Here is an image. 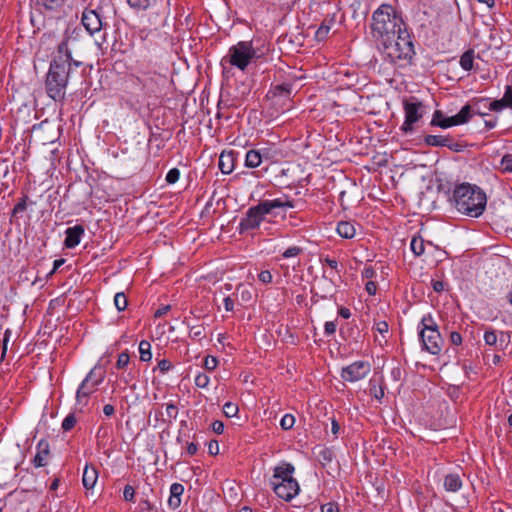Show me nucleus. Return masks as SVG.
<instances>
[{
    "label": "nucleus",
    "mask_w": 512,
    "mask_h": 512,
    "mask_svg": "<svg viewBox=\"0 0 512 512\" xmlns=\"http://www.w3.org/2000/svg\"><path fill=\"white\" fill-rule=\"evenodd\" d=\"M454 207L463 215L478 218L486 208V193L477 185L457 184L450 199Z\"/></svg>",
    "instance_id": "f257e3e1"
},
{
    "label": "nucleus",
    "mask_w": 512,
    "mask_h": 512,
    "mask_svg": "<svg viewBox=\"0 0 512 512\" xmlns=\"http://www.w3.org/2000/svg\"><path fill=\"white\" fill-rule=\"evenodd\" d=\"M370 28L373 39L380 44L405 29L406 24L392 5L382 4L373 12Z\"/></svg>",
    "instance_id": "f03ea898"
},
{
    "label": "nucleus",
    "mask_w": 512,
    "mask_h": 512,
    "mask_svg": "<svg viewBox=\"0 0 512 512\" xmlns=\"http://www.w3.org/2000/svg\"><path fill=\"white\" fill-rule=\"evenodd\" d=\"M380 45L385 57L400 67L410 64L415 55L414 44L407 27L388 41L381 42Z\"/></svg>",
    "instance_id": "7ed1b4c3"
},
{
    "label": "nucleus",
    "mask_w": 512,
    "mask_h": 512,
    "mask_svg": "<svg viewBox=\"0 0 512 512\" xmlns=\"http://www.w3.org/2000/svg\"><path fill=\"white\" fill-rule=\"evenodd\" d=\"M71 71V64L66 57H54L50 63L45 80V88L48 96L55 101L65 98L66 87Z\"/></svg>",
    "instance_id": "20e7f679"
},
{
    "label": "nucleus",
    "mask_w": 512,
    "mask_h": 512,
    "mask_svg": "<svg viewBox=\"0 0 512 512\" xmlns=\"http://www.w3.org/2000/svg\"><path fill=\"white\" fill-rule=\"evenodd\" d=\"M295 467L282 461L273 468L270 486L274 493L284 501H291L300 491L298 481L294 478Z\"/></svg>",
    "instance_id": "39448f33"
},
{
    "label": "nucleus",
    "mask_w": 512,
    "mask_h": 512,
    "mask_svg": "<svg viewBox=\"0 0 512 512\" xmlns=\"http://www.w3.org/2000/svg\"><path fill=\"white\" fill-rule=\"evenodd\" d=\"M259 58L251 41H240L229 48L228 54L222 61H228L232 66L244 71L252 60Z\"/></svg>",
    "instance_id": "423d86ee"
},
{
    "label": "nucleus",
    "mask_w": 512,
    "mask_h": 512,
    "mask_svg": "<svg viewBox=\"0 0 512 512\" xmlns=\"http://www.w3.org/2000/svg\"><path fill=\"white\" fill-rule=\"evenodd\" d=\"M130 77L134 84L141 86L143 94L147 97L158 94L166 83V76L154 70H139Z\"/></svg>",
    "instance_id": "0eeeda50"
},
{
    "label": "nucleus",
    "mask_w": 512,
    "mask_h": 512,
    "mask_svg": "<svg viewBox=\"0 0 512 512\" xmlns=\"http://www.w3.org/2000/svg\"><path fill=\"white\" fill-rule=\"evenodd\" d=\"M402 104L405 118L400 130L404 134H411L415 130L414 124L422 119L425 114V105L414 96L404 98Z\"/></svg>",
    "instance_id": "6e6552de"
},
{
    "label": "nucleus",
    "mask_w": 512,
    "mask_h": 512,
    "mask_svg": "<svg viewBox=\"0 0 512 512\" xmlns=\"http://www.w3.org/2000/svg\"><path fill=\"white\" fill-rule=\"evenodd\" d=\"M266 215L267 213L263 211L260 202L257 205L250 207L240 220L238 227L239 233L243 234L259 228Z\"/></svg>",
    "instance_id": "1a4fd4ad"
},
{
    "label": "nucleus",
    "mask_w": 512,
    "mask_h": 512,
    "mask_svg": "<svg viewBox=\"0 0 512 512\" xmlns=\"http://www.w3.org/2000/svg\"><path fill=\"white\" fill-rule=\"evenodd\" d=\"M419 338L424 350L432 355L441 352L444 340L438 329H430V331H419Z\"/></svg>",
    "instance_id": "9d476101"
},
{
    "label": "nucleus",
    "mask_w": 512,
    "mask_h": 512,
    "mask_svg": "<svg viewBox=\"0 0 512 512\" xmlns=\"http://www.w3.org/2000/svg\"><path fill=\"white\" fill-rule=\"evenodd\" d=\"M371 366L367 361H356L341 371V377L348 382H356L365 378L370 372Z\"/></svg>",
    "instance_id": "9b49d317"
},
{
    "label": "nucleus",
    "mask_w": 512,
    "mask_h": 512,
    "mask_svg": "<svg viewBox=\"0 0 512 512\" xmlns=\"http://www.w3.org/2000/svg\"><path fill=\"white\" fill-rule=\"evenodd\" d=\"M51 457L50 445L46 439H41L36 445V454L32 459L35 468L45 467Z\"/></svg>",
    "instance_id": "f8f14e48"
},
{
    "label": "nucleus",
    "mask_w": 512,
    "mask_h": 512,
    "mask_svg": "<svg viewBox=\"0 0 512 512\" xmlns=\"http://www.w3.org/2000/svg\"><path fill=\"white\" fill-rule=\"evenodd\" d=\"M83 26L90 34L99 32L102 28V20L99 13L95 10H85L81 18Z\"/></svg>",
    "instance_id": "ddd939ff"
},
{
    "label": "nucleus",
    "mask_w": 512,
    "mask_h": 512,
    "mask_svg": "<svg viewBox=\"0 0 512 512\" xmlns=\"http://www.w3.org/2000/svg\"><path fill=\"white\" fill-rule=\"evenodd\" d=\"M84 232L85 229L83 225L78 224L73 227H68L65 231L66 238L64 240V246L68 249L75 248L80 243Z\"/></svg>",
    "instance_id": "4468645a"
},
{
    "label": "nucleus",
    "mask_w": 512,
    "mask_h": 512,
    "mask_svg": "<svg viewBox=\"0 0 512 512\" xmlns=\"http://www.w3.org/2000/svg\"><path fill=\"white\" fill-rule=\"evenodd\" d=\"M260 204L262 205L263 211H265L267 214H270L276 208H294V201L291 200L288 196H283L272 200H263L260 202Z\"/></svg>",
    "instance_id": "2eb2a0df"
},
{
    "label": "nucleus",
    "mask_w": 512,
    "mask_h": 512,
    "mask_svg": "<svg viewBox=\"0 0 512 512\" xmlns=\"http://www.w3.org/2000/svg\"><path fill=\"white\" fill-rule=\"evenodd\" d=\"M235 166V152H222L219 157V169L223 174H230Z\"/></svg>",
    "instance_id": "dca6fc26"
},
{
    "label": "nucleus",
    "mask_w": 512,
    "mask_h": 512,
    "mask_svg": "<svg viewBox=\"0 0 512 512\" xmlns=\"http://www.w3.org/2000/svg\"><path fill=\"white\" fill-rule=\"evenodd\" d=\"M469 120H470V107L463 106L457 114L447 117L448 122L445 123L444 125H447V128H449V127L465 124V123L469 122Z\"/></svg>",
    "instance_id": "f3484780"
},
{
    "label": "nucleus",
    "mask_w": 512,
    "mask_h": 512,
    "mask_svg": "<svg viewBox=\"0 0 512 512\" xmlns=\"http://www.w3.org/2000/svg\"><path fill=\"white\" fill-rule=\"evenodd\" d=\"M465 106L470 107V118L474 114L480 115V116L488 115V111H489L488 98L474 99L470 103L466 104Z\"/></svg>",
    "instance_id": "a211bd4d"
},
{
    "label": "nucleus",
    "mask_w": 512,
    "mask_h": 512,
    "mask_svg": "<svg viewBox=\"0 0 512 512\" xmlns=\"http://www.w3.org/2000/svg\"><path fill=\"white\" fill-rule=\"evenodd\" d=\"M463 486V481L458 473H449L444 478V488L448 492H458Z\"/></svg>",
    "instance_id": "6ab92c4d"
},
{
    "label": "nucleus",
    "mask_w": 512,
    "mask_h": 512,
    "mask_svg": "<svg viewBox=\"0 0 512 512\" xmlns=\"http://www.w3.org/2000/svg\"><path fill=\"white\" fill-rule=\"evenodd\" d=\"M98 480V471L92 465H86L83 471L82 483L86 489H92Z\"/></svg>",
    "instance_id": "aec40b11"
},
{
    "label": "nucleus",
    "mask_w": 512,
    "mask_h": 512,
    "mask_svg": "<svg viewBox=\"0 0 512 512\" xmlns=\"http://www.w3.org/2000/svg\"><path fill=\"white\" fill-rule=\"evenodd\" d=\"M434 248L431 242L425 243L421 236H414L410 243V248L415 256H421L424 254L426 247Z\"/></svg>",
    "instance_id": "412c9836"
},
{
    "label": "nucleus",
    "mask_w": 512,
    "mask_h": 512,
    "mask_svg": "<svg viewBox=\"0 0 512 512\" xmlns=\"http://www.w3.org/2000/svg\"><path fill=\"white\" fill-rule=\"evenodd\" d=\"M337 233L344 239H351L355 236L356 229L353 223L349 221H340L337 224Z\"/></svg>",
    "instance_id": "4be33fe9"
},
{
    "label": "nucleus",
    "mask_w": 512,
    "mask_h": 512,
    "mask_svg": "<svg viewBox=\"0 0 512 512\" xmlns=\"http://www.w3.org/2000/svg\"><path fill=\"white\" fill-rule=\"evenodd\" d=\"M263 163L260 152L256 149L249 150L245 157V166L248 168H257Z\"/></svg>",
    "instance_id": "5701e85b"
},
{
    "label": "nucleus",
    "mask_w": 512,
    "mask_h": 512,
    "mask_svg": "<svg viewBox=\"0 0 512 512\" xmlns=\"http://www.w3.org/2000/svg\"><path fill=\"white\" fill-rule=\"evenodd\" d=\"M450 136L443 135H426L424 138V142L428 146L432 147H446L449 142Z\"/></svg>",
    "instance_id": "b1692460"
},
{
    "label": "nucleus",
    "mask_w": 512,
    "mask_h": 512,
    "mask_svg": "<svg viewBox=\"0 0 512 512\" xmlns=\"http://www.w3.org/2000/svg\"><path fill=\"white\" fill-rule=\"evenodd\" d=\"M36 5L45 11H56L61 8L65 0H35Z\"/></svg>",
    "instance_id": "393cba45"
},
{
    "label": "nucleus",
    "mask_w": 512,
    "mask_h": 512,
    "mask_svg": "<svg viewBox=\"0 0 512 512\" xmlns=\"http://www.w3.org/2000/svg\"><path fill=\"white\" fill-rule=\"evenodd\" d=\"M473 62H474V50L469 49L465 51L462 56L460 57V66L465 71H470L473 68Z\"/></svg>",
    "instance_id": "a878e982"
},
{
    "label": "nucleus",
    "mask_w": 512,
    "mask_h": 512,
    "mask_svg": "<svg viewBox=\"0 0 512 512\" xmlns=\"http://www.w3.org/2000/svg\"><path fill=\"white\" fill-rule=\"evenodd\" d=\"M94 372L92 375V386H99L105 378V369L99 363L96 364L89 373Z\"/></svg>",
    "instance_id": "bb28decb"
},
{
    "label": "nucleus",
    "mask_w": 512,
    "mask_h": 512,
    "mask_svg": "<svg viewBox=\"0 0 512 512\" xmlns=\"http://www.w3.org/2000/svg\"><path fill=\"white\" fill-rule=\"evenodd\" d=\"M66 57L67 60H68V63L72 65V62L74 65L76 66H79L80 63L77 62V61H73L72 60V56H71V53L68 49V39L66 40H63L61 43H59L58 45V55L56 57Z\"/></svg>",
    "instance_id": "cd10ccee"
},
{
    "label": "nucleus",
    "mask_w": 512,
    "mask_h": 512,
    "mask_svg": "<svg viewBox=\"0 0 512 512\" xmlns=\"http://www.w3.org/2000/svg\"><path fill=\"white\" fill-rule=\"evenodd\" d=\"M139 354L141 361L148 362L152 359L151 344L148 341L142 340L139 343Z\"/></svg>",
    "instance_id": "c85d7f7f"
},
{
    "label": "nucleus",
    "mask_w": 512,
    "mask_h": 512,
    "mask_svg": "<svg viewBox=\"0 0 512 512\" xmlns=\"http://www.w3.org/2000/svg\"><path fill=\"white\" fill-rule=\"evenodd\" d=\"M158 0H127L129 6L138 10H146L156 5Z\"/></svg>",
    "instance_id": "c756f323"
},
{
    "label": "nucleus",
    "mask_w": 512,
    "mask_h": 512,
    "mask_svg": "<svg viewBox=\"0 0 512 512\" xmlns=\"http://www.w3.org/2000/svg\"><path fill=\"white\" fill-rule=\"evenodd\" d=\"M84 388L85 385H79L76 392V406L80 407V409L87 406L90 398V395H88L87 392H84Z\"/></svg>",
    "instance_id": "7c9ffc66"
},
{
    "label": "nucleus",
    "mask_w": 512,
    "mask_h": 512,
    "mask_svg": "<svg viewBox=\"0 0 512 512\" xmlns=\"http://www.w3.org/2000/svg\"><path fill=\"white\" fill-rule=\"evenodd\" d=\"M447 117L444 116V114L442 113V111L440 110H436L434 113H433V116H432V120L430 122V125L431 126H435V127H440V128H443V129H446L447 128V125H444L445 123H447Z\"/></svg>",
    "instance_id": "2f4dec72"
},
{
    "label": "nucleus",
    "mask_w": 512,
    "mask_h": 512,
    "mask_svg": "<svg viewBox=\"0 0 512 512\" xmlns=\"http://www.w3.org/2000/svg\"><path fill=\"white\" fill-rule=\"evenodd\" d=\"M438 329V325L435 322L431 314L423 316L420 322V331H430V329Z\"/></svg>",
    "instance_id": "473e14b6"
},
{
    "label": "nucleus",
    "mask_w": 512,
    "mask_h": 512,
    "mask_svg": "<svg viewBox=\"0 0 512 512\" xmlns=\"http://www.w3.org/2000/svg\"><path fill=\"white\" fill-rule=\"evenodd\" d=\"M114 305L118 311H123L128 305V300L123 292H118L114 296Z\"/></svg>",
    "instance_id": "72a5a7b5"
},
{
    "label": "nucleus",
    "mask_w": 512,
    "mask_h": 512,
    "mask_svg": "<svg viewBox=\"0 0 512 512\" xmlns=\"http://www.w3.org/2000/svg\"><path fill=\"white\" fill-rule=\"evenodd\" d=\"M271 92L274 96H288L291 93V85L287 83L276 85Z\"/></svg>",
    "instance_id": "f704fd0d"
},
{
    "label": "nucleus",
    "mask_w": 512,
    "mask_h": 512,
    "mask_svg": "<svg viewBox=\"0 0 512 512\" xmlns=\"http://www.w3.org/2000/svg\"><path fill=\"white\" fill-rule=\"evenodd\" d=\"M483 338H484L485 344L488 346H495L498 341L497 333L492 328H489L485 331Z\"/></svg>",
    "instance_id": "c9c22d12"
},
{
    "label": "nucleus",
    "mask_w": 512,
    "mask_h": 512,
    "mask_svg": "<svg viewBox=\"0 0 512 512\" xmlns=\"http://www.w3.org/2000/svg\"><path fill=\"white\" fill-rule=\"evenodd\" d=\"M166 416L167 419H164V422L171 423L173 420H175L178 416V408L173 403H168L166 405Z\"/></svg>",
    "instance_id": "e433bc0d"
},
{
    "label": "nucleus",
    "mask_w": 512,
    "mask_h": 512,
    "mask_svg": "<svg viewBox=\"0 0 512 512\" xmlns=\"http://www.w3.org/2000/svg\"><path fill=\"white\" fill-rule=\"evenodd\" d=\"M333 20H330L329 23L323 22L320 27L317 29L315 36L317 40H324L327 35L329 34V31L331 29L330 23H332Z\"/></svg>",
    "instance_id": "4c0bfd02"
},
{
    "label": "nucleus",
    "mask_w": 512,
    "mask_h": 512,
    "mask_svg": "<svg viewBox=\"0 0 512 512\" xmlns=\"http://www.w3.org/2000/svg\"><path fill=\"white\" fill-rule=\"evenodd\" d=\"M304 249L299 246H291L288 247L283 253L282 258L289 259V258H295L302 254Z\"/></svg>",
    "instance_id": "58836bf2"
},
{
    "label": "nucleus",
    "mask_w": 512,
    "mask_h": 512,
    "mask_svg": "<svg viewBox=\"0 0 512 512\" xmlns=\"http://www.w3.org/2000/svg\"><path fill=\"white\" fill-rule=\"evenodd\" d=\"M239 408L233 402H226L223 406V413L226 417L231 418L238 414Z\"/></svg>",
    "instance_id": "ea45409f"
},
{
    "label": "nucleus",
    "mask_w": 512,
    "mask_h": 512,
    "mask_svg": "<svg viewBox=\"0 0 512 512\" xmlns=\"http://www.w3.org/2000/svg\"><path fill=\"white\" fill-rule=\"evenodd\" d=\"M189 336L190 338L194 340H200L202 337H204V327L202 325H196V326H189Z\"/></svg>",
    "instance_id": "a19ab883"
},
{
    "label": "nucleus",
    "mask_w": 512,
    "mask_h": 512,
    "mask_svg": "<svg viewBox=\"0 0 512 512\" xmlns=\"http://www.w3.org/2000/svg\"><path fill=\"white\" fill-rule=\"evenodd\" d=\"M76 422H77V419H76L75 414L70 413V414H68V415L64 418V420H63V422H62V426H61V427H62L63 431H65V432H66V431H70L71 429H73V428H74V426H75Z\"/></svg>",
    "instance_id": "79ce46f5"
},
{
    "label": "nucleus",
    "mask_w": 512,
    "mask_h": 512,
    "mask_svg": "<svg viewBox=\"0 0 512 512\" xmlns=\"http://www.w3.org/2000/svg\"><path fill=\"white\" fill-rule=\"evenodd\" d=\"M92 373H88L84 380L81 382L80 385H85L84 392H87L88 395H91L97 390V386H92Z\"/></svg>",
    "instance_id": "37998d69"
},
{
    "label": "nucleus",
    "mask_w": 512,
    "mask_h": 512,
    "mask_svg": "<svg viewBox=\"0 0 512 512\" xmlns=\"http://www.w3.org/2000/svg\"><path fill=\"white\" fill-rule=\"evenodd\" d=\"M488 105H489V111L499 112V111H502L504 108H507V105H506L503 97L499 100H493V101H490V99L488 98Z\"/></svg>",
    "instance_id": "c03bdc74"
},
{
    "label": "nucleus",
    "mask_w": 512,
    "mask_h": 512,
    "mask_svg": "<svg viewBox=\"0 0 512 512\" xmlns=\"http://www.w3.org/2000/svg\"><path fill=\"white\" fill-rule=\"evenodd\" d=\"M210 382V378L207 374L199 372L195 377V385L198 388H207Z\"/></svg>",
    "instance_id": "a18cd8bd"
},
{
    "label": "nucleus",
    "mask_w": 512,
    "mask_h": 512,
    "mask_svg": "<svg viewBox=\"0 0 512 512\" xmlns=\"http://www.w3.org/2000/svg\"><path fill=\"white\" fill-rule=\"evenodd\" d=\"M294 423V416L292 414H285L280 421V426L283 430H290L294 426Z\"/></svg>",
    "instance_id": "49530a36"
},
{
    "label": "nucleus",
    "mask_w": 512,
    "mask_h": 512,
    "mask_svg": "<svg viewBox=\"0 0 512 512\" xmlns=\"http://www.w3.org/2000/svg\"><path fill=\"white\" fill-rule=\"evenodd\" d=\"M130 361V356L128 351H123L119 354L117 362H116V368L117 369H123L125 368Z\"/></svg>",
    "instance_id": "de8ad7c7"
},
{
    "label": "nucleus",
    "mask_w": 512,
    "mask_h": 512,
    "mask_svg": "<svg viewBox=\"0 0 512 512\" xmlns=\"http://www.w3.org/2000/svg\"><path fill=\"white\" fill-rule=\"evenodd\" d=\"M500 165L504 172H512V154H505L501 159Z\"/></svg>",
    "instance_id": "09e8293b"
},
{
    "label": "nucleus",
    "mask_w": 512,
    "mask_h": 512,
    "mask_svg": "<svg viewBox=\"0 0 512 512\" xmlns=\"http://www.w3.org/2000/svg\"><path fill=\"white\" fill-rule=\"evenodd\" d=\"M180 178V171L177 168H172L166 174V182L168 184H175Z\"/></svg>",
    "instance_id": "8fccbe9b"
},
{
    "label": "nucleus",
    "mask_w": 512,
    "mask_h": 512,
    "mask_svg": "<svg viewBox=\"0 0 512 512\" xmlns=\"http://www.w3.org/2000/svg\"><path fill=\"white\" fill-rule=\"evenodd\" d=\"M123 498L125 501L133 502L135 499V489L131 485H126L123 490Z\"/></svg>",
    "instance_id": "3c124183"
},
{
    "label": "nucleus",
    "mask_w": 512,
    "mask_h": 512,
    "mask_svg": "<svg viewBox=\"0 0 512 512\" xmlns=\"http://www.w3.org/2000/svg\"><path fill=\"white\" fill-rule=\"evenodd\" d=\"M218 365V360L214 356H207L204 360V367L208 371H213Z\"/></svg>",
    "instance_id": "603ef678"
},
{
    "label": "nucleus",
    "mask_w": 512,
    "mask_h": 512,
    "mask_svg": "<svg viewBox=\"0 0 512 512\" xmlns=\"http://www.w3.org/2000/svg\"><path fill=\"white\" fill-rule=\"evenodd\" d=\"M446 147L454 152H462L466 145L460 142H455L451 137H449V142L448 145H446Z\"/></svg>",
    "instance_id": "864d4df0"
},
{
    "label": "nucleus",
    "mask_w": 512,
    "mask_h": 512,
    "mask_svg": "<svg viewBox=\"0 0 512 512\" xmlns=\"http://www.w3.org/2000/svg\"><path fill=\"white\" fill-rule=\"evenodd\" d=\"M27 200H28V196H23L20 201L14 206V209H13V214H18V213H21L23 212L26 207H27Z\"/></svg>",
    "instance_id": "5fc2aeb1"
},
{
    "label": "nucleus",
    "mask_w": 512,
    "mask_h": 512,
    "mask_svg": "<svg viewBox=\"0 0 512 512\" xmlns=\"http://www.w3.org/2000/svg\"><path fill=\"white\" fill-rule=\"evenodd\" d=\"M272 279L273 277L269 270H263L258 274V280L263 284H270Z\"/></svg>",
    "instance_id": "6e6d98bb"
},
{
    "label": "nucleus",
    "mask_w": 512,
    "mask_h": 512,
    "mask_svg": "<svg viewBox=\"0 0 512 512\" xmlns=\"http://www.w3.org/2000/svg\"><path fill=\"white\" fill-rule=\"evenodd\" d=\"M184 492V486L180 483H173L170 487V495L177 496L181 498V495Z\"/></svg>",
    "instance_id": "4d7b16f0"
},
{
    "label": "nucleus",
    "mask_w": 512,
    "mask_h": 512,
    "mask_svg": "<svg viewBox=\"0 0 512 512\" xmlns=\"http://www.w3.org/2000/svg\"><path fill=\"white\" fill-rule=\"evenodd\" d=\"M503 98L507 105V108H512V86H506Z\"/></svg>",
    "instance_id": "13d9d810"
},
{
    "label": "nucleus",
    "mask_w": 512,
    "mask_h": 512,
    "mask_svg": "<svg viewBox=\"0 0 512 512\" xmlns=\"http://www.w3.org/2000/svg\"><path fill=\"white\" fill-rule=\"evenodd\" d=\"M157 368L160 370L161 373H166L172 368V364L167 359H162L158 362Z\"/></svg>",
    "instance_id": "bf43d9fd"
},
{
    "label": "nucleus",
    "mask_w": 512,
    "mask_h": 512,
    "mask_svg": "<svg viewBox=\"0 0 512 512\" xmlns=\"http://www.w3.org/2000/svg\"><path fill=\"white\" fill-rule=\"evenodd\" d=\"M324 332L327 336H331L336 332V323L334 321H327L324 325Z\"/></svg>",
    "instance_id": "052dcab7"
},
{
    "label": "nucleus",
    "mask_w": 512,
    "mask_h": 512,
    "mask_svg": "<svg viewBox=\"0 0 512 512\" xmlns=\"http://www.w3.org/2000/svg\"><path fill=\"white\" fill-rule=\"evenodd\" d=\"M257 151L260 152L263 162L272 160L273 155H272V150L270 148H262V149H258Z\"/></svg>",
    "instance_id": "680f3d73"
},
{
    "label": "nucleus",
    "mask_w": 512,
    "mask_h": 512,
    "mask_svg": "<svg viewBox=\"0 0 512 512\" xmlns=\"http://www.w3.org/2000/svg\"><path fill=\"white\" fill-rule=\"evenodd\" d=\"M321 512H339V508L336 503L329 502L322 505Z\"/></svg>",
    "instance_id": "e2e57ef3"
},
{
    "label": "nucleus",
    "mask_w": 512,
    "mask_h": 512,
    "mask_svg": "<svg viewBox=\"0 0 512 512\" xmlns=\"http://www.w3.org/2000/svg\"><path fill=\"white\" fill-rule=\"evenodd\" d=\"M376 275V272L375 270L373 269L372 266H365L363 271H362V277L365 278V279H372L374 278Z\"/></svg>",
    "instance_id": "0e129e2a"
},
{
    "label": "nucleus",
    "mask_w": 512,
    "mask_h": 512,
    "mask_svg": "<svg viewBox=\"0 0 512 512\" xmlns=\"http://www.w3.org/2000/svg\"><path fill=\"white\" fill-rule=\"evenodd\" d=\"M450 342L453 345L459 346L462 344V336L459 332L453 331L450 333Z\"/></svg>",
    "instance_id": "69168bd1"
},
{
    "label": "nucleus",
    "mask_w": 512,
    "mask_h": 512,
    "mask_svg": "<svg viewBox=\"0 0 512 512\" xmlns=\"http://www.w3.org/2000/svg\"><path fill=\"white\" fill-rule=\"evenodd\" d=\"M211 428H212L213 432H215L216 434H222L224 431V423L222 421L215 420L211 424Z\"/></svg>",
    "instance_id": "338daca9"
},
{
    "label": "nucleus",
    "mask_w": 512,
    "mask_h": 512,
    "mask_svg": "<svg viewBox=\"0 0 512 512\" xmlns=\"http://www.w3.org/2000/svg\"><path fill=\"white\" fill-rule=\"evenodd\" d=\"M180 504H181L180 497L170 495V497L168 499V506L171 509H177L180 506Z\"/></svg>",
    "instance_id": "774afa93"
}]
</instances>
